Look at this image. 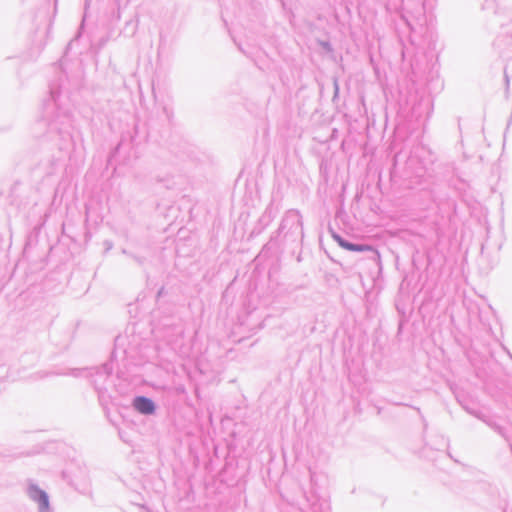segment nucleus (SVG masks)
I'll return each mask as SVG.
<instances>
[{
  "mask_svg": "<svg viewBox=\"0 0 512 512\" xmlns=\"http://www.w3.org/2000/svg\"><path fill=\"white\" fill-rule=\"evenodd\" d=\"M332 237L340 247H342L343 249L349 250V251L366 252V251L373 250V248L369 245H356V244L349 243L337 234H333Z\"/></svg>",
  "mask_w": 512,
  "mask_h": 512,
  "instance_id": "nucleus-1",
  "label": "nucleus"
},
{
  "mask_svg": "<svg viewBox=\"0 0 512 512\" xmlns=\"http://www.w3.org/2000/svg\"><path fill=\"white\" fill-rule=\"evenodd\" d=\"M135 408L143 414H152L155 410L154 403L145 397H137L134 400Z\"/></svg>",
  "mask_w": 512,
  "mask_h": 512,
  "instance_id": "nucleus-2",
  "label": "nucleus"
},
{
  "mask_svg": "<svg viewBox=\"0 0 512 512\" xmlns=\"http://www.w3.org/2000/svg\"><path fill=\"white\" fill-rule=\"evenodd\" d=\"M40 498H41V501H42V503H43V506H44L45 508H47V506H48V499H47V496H46V495H44V494H42V495L40 496Z\"/></svg>",
  "mask_w": 512,
  "mask_h": 512,
  "instance_id": "nucleus-3",
  "label": "nucleus"
}]
</instances>
